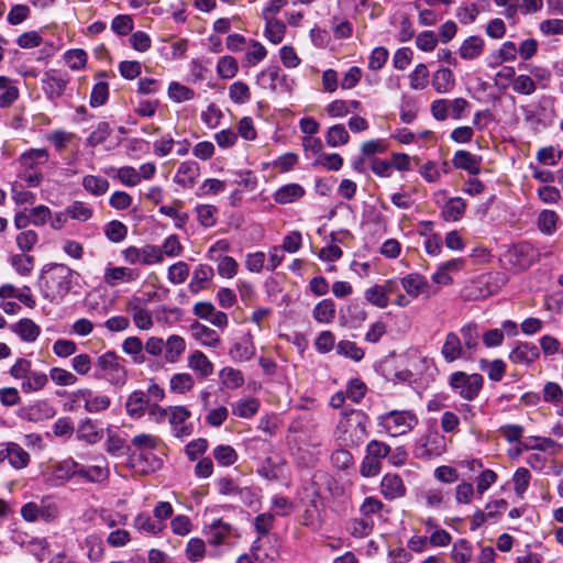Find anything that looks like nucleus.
<instances>
[{
	"label": "nucleus",
	"mask_w": 563,
	"mask_h": 563,
	"mask_svg": "<svg viewBox=\"0 0 563 563\" xmlns=\"http://www.w3.org/2000/svg\"><path fill=\"white\" fill-rule=\"evenodd\" d=\"M140 273L137 269L126 266H114L108 264L103 272V282L107 286L114 288L122 284H131L139 279Z\"/></svg>",
	"instance_id": "obj_16"
},
{
	"label": "nucleus",
	"mask_w": 563,
	"mask_h": 563,
	"mask_svg": "<svg viewBox=\"0 0 563 563\" xmlns=\"http://www.w3.org/2000/svg\"><path fill=\"white\" fill-rule=\"evenodd\" d=\"M255 352L253 335L247 332L232 344L229 350V356L233 362L244 363L251 361Z\"/></svg>",
	"instance_id": "obj_23"
},
{
	"label": "nucleus",
	"mask_w": 563,
	"mask_h": 563,
	"mask_svg": "<svg viewBox=\"0 0 563 563\" xmlns=\"http://www.w3.org/2000/svg\"><path fill=\"white\" fill-rule=\"evenodd\" d=\"M216 69L221 79H232L239 71V63L233 56L224 55L218 59Z\"/></svg>",
	"instance_id": "obj_59"
},
{
	"label": "nucleus",
	"mask_w": 563,
	"mask_h": 563,
	"mask_svg": "<svg viewBox=\"0 0 563 563\" xmlns=\"http://www.w3.org/2000/svg\"><path fill=\"white\" fill-rule=\"evenodd\" d=\"M187 366L201 378L211 376L214 371L213 363L199 350H195L188 355Z\"/></svg>",
	"instance_id": "obj_28"
},
{
	"label": "nucleus",
	"mask_w": 563,
	"mask_h": 563,
	"mask_svg": "<svg viewBox=\"0 0 563 563\" xmlns=\"http://www.w3.org/2000/svg\"><path fill=\"white\" fill-rule=\"evenodd\" d=\"M82 478L92 483H100L108 478L109 468L107 462L103 464L84 466L78 463V473Z\"/></svg>",
	"instance_id": "obj_47"
},
{
	"label": "nucleus",
	"mask_w": 563,
	"mask_h": 563,
	"mask_svg": "<svg viewBox=\"0 0 563 563\" xmlns=\"http://www.w3.org/2000/svg\"><path fill=\"white\" fill-rule=\"evenodd\" d=\"M265 23V38L274 45L282 43L286 33V24L277 19H267Z\"/></svg>",
	"instance_id": "obj_50"
},
{
	"label": "nucleus",
	"mask_w": 563,
	"mask_h": 563,
	"mask_svg": "<svg viewBox=\"0 0 563 563\" xmlns=\"http://www.w3.org/2000/svg\"><path fill=\"white\" fill-rule=\"evenodd\" d=\"M125 312L130 316L134 327L140 331H151L154 328V313L148 307V300L132 295L124 305Z\"/></svg>",
	"instance_id": "obj_9"
},
{
	"label": "nucleus",
	"mask_w": 563,
	"mask_h": 563,
	"mask_svg": "<svg viewBox=\"0 0 563 563\" xmlns=\"http://www.w3.org/2000/svg\"><path fill=\"white\" fill-rule=\"evenodd\" d=\"M232 527L230 523L221 519L214 520L207 531L208 542L212 545H220L232 534Z\"/></svg>",
	"instance_id": "obj_43"
},
{
	"label": "nucleus",
	"mask_w": 563,
	"mask_h": 563,
	"mask_svg": "<svg viewBox=\"0 0 563 563\" xmlns=\"http://www.w3.org/2000/svg\"><path fill=\"white\" fill-rule=\"evenodd\" d=\"M441 354L448 363L468 357L466 350L463 347L461 338L455 332H449L445 335Z\"/></svg>",
	"instance_id": "obj_26"
},
{
	"label": "nucleus",
	"mask_w": 563,
	"mask_h": 563,
	"mask_svg": "<svg viewBox=\"0 0 563 563\" xmlns=\"http://www.w3.org/2000/svg\"><path fill=\"white\" fill-rule=\"evenodd\" d=\"M478 367L481 371L485 372L493 382H500L506 374V363L500 358L493 361L481 358Z\"/></svg>",
	"instance_id": "obj_48"
},
{
	"label": "nucleus",
	"mask_w": 563,
	"mask_h": 563,
	"mask_svg": "<svg viewBox=\"0 0 563 563\" xmlns=\"http://www.w3.org/2000/svg\"><path fill=\"white\" fill-rule=\"evenodd\" d=\"M87 556L91 562H100L104 558L106 548L102 539L97 534H89L85 539Z\"/></svg>",
	"instance_id": "obj_55"
},
{
	"label": "nucleus",
	"mask_w": 563,
	"mask_h": 563,
	"mask_svg": "<svg viewBox=\"0 0 563 563\" xmlns=\"http://www.w3.org/2000/svg\"><path fill=\"white\" fill-rule=\"evenodd\" d=\"M68 76L59 70L51 69L42 77V88L49 100H56L64 95L68 84Z\"/></svg>",
	"instance_id": "obj_17"
},
{
	"label": "nucleus",
	"mask_w": 563,
	"mask_h": 563,
	"mask_svg": "<svg viewBox=\"0 0 563 563\" xmlns=\"http://www.w3.org/2000/svg\"><path fill=\"white\" fill-rule=\"evenodd\" d=\"M11 330L25 342H34L41 334V328L29 318H23L12 324Z\"/></svg>",
	"instance_id": "obj_42"
},
{
	"label": "nucleus",
	"mask_w": 563,
	"mask_h": 563,
	"mask_svg": "<svg viewBox=\"0 0 563 563\" xmlns=\"http://www.w3.org/2000/svg\"><path fill=\"white\" fill-rule=\"evenodd\" d=\"M400 285L406 295L412 299H417L420 296L429 298L432 295L429 282L419 273H410L404 276L400 279Z\"/></svg>",
	"instance_id": "obj_20"
},
{
	"label": "nucleus",
	"mask_w": 563,
	"mask_h": 563,
	"mask_svg": "<svg viewBox=\"0 0 563 563\" xmlns=\"http://www.w3.org/2000/svg\"><path fill=\"white\" fill-rule=\"evenodd\" d=\"M419 498L430 509H440L446 501V494L440 487H431L420 493Z\"/></svg>",
	"instance_id": "obj_49"
},
{
	"label": "nucleus",
	"mask_w": 563,
	"mask_h": 563,
	"mask_svg": "<svg viewBox=\"0 0 563 563\" xmlns=\"http://www.w3.org/2000/svg\"><path fill=\"white\" fill-rule=\"evenodd\" d=\"M407 488L402 478L393 473H387L380 482V493L387 500L401 498L406 495Z\"/></svg>",
	"instance_id": "obj_25"
},
{
	"label": "nucleus",
	"mask_w": 563,
	"mask_h": 563,
	"mask_svg": "<svg viewBox=\"0 0 563 563\" xmlns=\"http://www.w3.org/2000/svg\"><path fill=\"white\" fill-rule=\"evenodd\" d=\"M47 384L48 376L45 373L32 369L21 382L20 387L24 394H33L44 389Z\"/></svg>",
	"instance_id": "obj_45"
},
{
	"label": "nucleus",
	"mask_w": 563,
	"mask_h": 563,
	"mask_svg": "<svg viewBox=\"0 0 563 563\" xmlns=\"http://www.w3.org/2000/svg\"><path fill=\"white\" fill-rule=\"evenodd\" d=\"M56 415L54 406L48 400H37L19 409L18 417L29 422H42Z\"/></svg>",
	"instance_id": "obj_15"
},
{
	"label": "nucleus",
	"mask_w": 563,
	"mask_h": 563,
	"mask_svg": "<svg viewBox=\"0 0 563 563\" xmlns=\"http://www.w3.org/2000/svg\"><path fill=\"white\" fill-rule=\"evenodd\" d=\"M123 353L133 357V362L142 364L145 362V357L142 353L144 346L143 342L139 336H128L121 344Z\"/></svg>",
	"instance_id": "obj_52"
},
{
	"label": "nucleus",
	"mask_w": 563,
	"mask_h": 563,
	"mask_svg": "<svg viewBox=\"0 0 563 563\" xmlns=\"http://www.w3.org/2000/svg\"><path fill=\"white\" fill-rule=\"evenodd\" d=\"M429 82V70L426 64L416 65L415 69L409 75V85L413 90H423Z\"/></svg>",
	"instance_id": "obj_64"
},
{
	"label": "nucleus",
	"mask_w": 563,
	"mask_h": 563,
	"mask_svg": "<svg viewBox=\"0 0 563 563\" xmlns=\"http://www.w3.org/2000/svg\"><path fill=\"white\" fill-rule=\"evenodd\" d=\"M48 158L49 154L47 150L30 148L19 156L18 163L21 168L37 169V167L45 164Z\"/></svg>",
	"instance_id": "obj_35"
},
{
	"label": "nucleus",
	"mask_w": 563,
	"mask_h": 563,
	"mask_svg": "<svg viewBox=\"0 0 563 563\" xmlns=\"http://www.w3.org/2000/svg\"><path fill=\"white\" fill-rule=\"evenodd\" d=\"M517 58V45L511 41L504 42L500 47L493 52L487 58V65L490 68L514 62Z\"/></svg>",
	"instance_id": "obj_34"
},
{
	"label": "nucleus",
	"mask_w": 563,
	"mask_h": 563,
	"mask_svg": "<svg viewBox=\"0 0 563 563\" xmlns=\"http://www.w3.org/2000/svg\"><path fill=\"white\" fill-rule=\"evenodd\" d=\"M194 314L202 320L210 322L212 325L225 329L229 324L228 314L217 310L214 305L209 301H199L194 305Z\"/></svg>",
	"instance_id": "obj_21"
},
{
	"label": "nucleus",
	"mask_w": 563,
	"mask_h": 563,
	"mask_svg": "<svg viewBox=\"0 0 563 563\" xmlns=\"http://www.w3.org/2000/svg\"><path fill=\"white\" fill-rule=\"evenodd\" d=\"M8 462L14 470H23L31 462L30 454L18 443L7 442L0 450V464Z\"/></svg>",
	"instance_id": "obj_19"
},
{
	"label": "nucleus",
	"mask_w": 563,
	"mask_h": 563,
	"mask_svg": "<svg viewBox=\"0 0 563 563\" xmlns=\"http://www.w3.org/2000/svg\"><path fill=\"white\" fill-rule=\"evenodd\" d=\"M21 516L27 522L42 520L53 522L59 516V507L52 497H43L40 501H30L22 506Z\"/></svg>",
	"instance_id": "obj_8"
},
{
	"label": "nucleus",
	"mask_w": 563,
	"mask_h": 563,
	"mask_svg": "<svg viewBox=\"0 0 563 563\" xmlns=\"http://www.w3.org/2000/svg\"><path fill=\"white\" fill-rule=\"evenodd\" d=\"M431 84L438 93L444 95L454 89L455 78L449 68H440L433 73Z\"/></svg>",
	"instance_id": "obj_41"
},
{
	"label": "nucleus",
	"mask_w": 563,
	"mask_h": 563,
	"mask_svg": "<svg viewBox=\"0 0 563 563\" xmlns=\"http://www.w3.org/2000/svg\"><path fill=\"white\" fill-rule=\"evenodd\" d=\"M199 174L200 168L196 162H183L174 175V183L183 188H191L196 184Z\"/></svg>",
	"instance_id": "obj_27"
},
{
	"label": "nucleus",
	"mask_w": 563,
	"mask_h": 563,
	"mask_svg": "<svg viewBox=\"0 0 563 563\" xmlns=\"http://www.w3.org/2000/svg\"><path fill=\"white\" fill-rule=\"evenodd\" d=\"M368 417L361 410L345 413L338 424L340 440L346 446H358L367 438Z\"/></svg>",
	"instance_id": "obj_2"
},
{
	"label": "nucleus",
	"mask_w": 563,
	"mask_h": 563,
	"mask_svg": "<svg viewBox=\"0 0 563 563\" xmlns=\"http://www.w3.org/2000/svg\"><path fill=\"white\" fill-rule=\"evenodd\" d=\"M220 390H235L244 385L243 373L232 366H225L218 373Z\"/></svg>",
	"instance_id": "obj_32"
},
{
	"label": "nucleus",
	"mask_w": 563,
	"mask_h": 563,
	"mask_svg": "<svg viewBox=\"0 0 563 563\" xmlns=\"http://www.w3.org/2000/svg\"><path fill=\"white\" fill-rule=\"evenodd\" d=\"M195 386V378L189 373H176L169 379L172 393L184 395L189 393Z\"/></svg>",
	"instance_id": "obj_51"
},
{
	"label": "nucleus",
	"mask_w": 563,
	"mask_h": 563,
	"mask_svg": "<svg viewBox=\"0 0 563 563\" xmlns=\"http://www.w3.org/2000/svg\"><path fill=\"white\" fill-rule=\"evenodd\" d=\"M164 342V360L170 364L177 363L186 351L185 339L178 334H172Z\"/></svg>",
	"instance_id": "obj_36"
},
{
	"label": "nucleus",
	"mask_w": 563,
	"mask_h": 563,
	"mask_svg": "<svg viewBox=\"0 0 563 563\" xmlns=\"http://www.w3.org/2000/svg\"><path fill=\"white\" fill-rule=\"evenodd\" d=\"M70 399L77 407H84L89 413H99L106 411L110 405L109 396L95 391L90 388H79L71 393Z\"/></svg>",
	"instance_id": "obj_11"
},
{
	"label": "nucleus",
	"mask_w": 563,
	"mask_h": 563,
	"mask_svg": "<svg viewBox=\"0 0 563 563\" xmlns=\"http://www.w3.org/2000/svg\"><path fill=\"white\" fill-rule=\"evenodd\" d=\"M81 184L87 192L96 197L104 195L109 189L108 179L97 175H86Z\"/></svg>",
	"instance_id": "obj_53"
},
{
	"label": "nucleus",
	"mask_w": 563,
	"mask_h": 563,
	"mask_svg": "<svg viewBox=\"0 0 563 563\" xmlns=\"http://www.w3.org/2000/svg\"><path fill=\"white\" fill-rule=\"evenodd\" d=\"M213 276L214 271L210 265L199 264L192 273V278L189 283V290L192 294H198L207 287Z\"/></svg>",
	"instance_id": "obj_40"
},
{
	"label": "nucleus",
	"mask_w": 563,
	"mask_h": 563,
	"mask_svg": "<svg viewBox=\"0 0 563 563\" xmlns=\"http://www.w3.org/2000/svg\"><path fill=\"white\" fill-rule=\"evenodd\" d=\"M103 429L97 421L90 418L80 420L76 429L77 440L85 442L88 445L99 443L103 439Z\"/></svg>",
	"instance_id": "obj_24"
},
{
	"label": "nucleus",
	"mask_w": 563,
	"mask_h": 563,
	"mask_svg": "<svg viewBox=\"0 0 563 563\" xmlns=\"http://www.w3.org/2000/svg\"><path fill=\"white\" fill-rule=\"evenodd\" d=\"M169 423L174 427L177 437L188 435L189 432L183 423L190 417V411L185 406L168 408Z\"/></svg>",
	"instance_id": "obj_46"
},
{
	"label": "nucleus",
	"mask_w": 563,
	"mask_h": 563,
	"mask_svg": "<svg viewBox=\"0 0 563 563\" xmlns=\"http://www.w3.org/2000/svg\"><path fill=\"white\" fill-rule=\"evenodd\" d=\"M155 451H143L131 454V464L142 473L154 472L162 465V460L155 454Z\"/></svg>",
	"instance_id": "obj_33"
},
{
	"label": "nucleus",
	"mask_w": 563,
	"mask_h": 563,
	"mask_svg": "<svg viewBox=\"0 0 563 563\" xmlns=\"http://www.w3.org/2000/svg\"><path fill=\"white\" fill-rule=\"evenodd\" d=\"M485 48V41L478 35H471L463 40L457 54L464 60H474L482 56Z\"/></svg>",
	"instance_id": "obj_31"
},
{
	"label": "nucleus",
	"mask_w": 563,
	"mask_h": 563,
	"mask_svg": "<svg viewBox=\"0 0 563 563\" xmlns=\"http://www.w3.org/2000/svg\"><path fill=\"white\" fill-rule=\"evenodd\" d=\"M468 109L470 102L462 97L452 100L437 99L430 104L431 114L437 121H445L449 118L460 120Z\"/></svg>",
	"instance_id": "obj_12"
},
{
	"label": "nucleus",
	"mask_w": 563,
	"mask_h": 563,
	"mask_svg": "<svg viewBox=\"0 0 563 563\" xmlns=\"http://www.w3.org/2000/svg\"><path fill=\"white\" fill-rule=\"evenodd\" d=\"M559 214L553 210H542L537 219L538 229L545 235H552L558 228Z\"/></svg>",
	"instance_id": "obj_57"
},
{
	"label": "nucleus",
	"mask_w": 563,
	"mask_h": 563,
	"mask_svg": "<svg viewBox=\"0 0 563 563\" xmlns=\"http://www.w3.org/2000/svg\"><path fill=\"white\" fill-rule=\"evenodd\" d=\"M540 356L539 347L530 342H518L509 352V360L514 364L530 366Z\"/></svg>",
	"instance_id": "obj_22"
},
{
	"label": "nucleus",
	"mask_w": 563,
	"mask_h": 563,
	"mask_svg": "<svg viewBox=\"0 0 563 563\" xmlns=\"http://www.w3.org/2000/svg\"><path fill=\"white\" fill-rule=\"evenodd\" d=\"M260 408V401L256 398H243L232 406V413L236 417L249 419L253 417Z\"/></svg>",
	"instance_id": "obj_56"
},
{
	"label": "nucleus",
	"mask_w": 563,
	"mask_h": 563,
	"mask_svg": "<svg viewBox=\"0 0 563 563\" xmlns=\"http://www.w3.org/2000/svg\"><path fill=\"white\" fill-rule=\"evenodd\" d=\"M509 282L504 272H490L478 276L465 288L467 300L485 299L499 292Z\"/></svg>",
	"instance_id": "obj_4"
},
{
	"label": "nucleus",
	"mask_w": 563,
	"mask_h": 563,
	"mask_svg": "<svg viewBox=\"0 0 563 563\" xmlns=\"http://www.w3.org/2000/svg\"><path fill=\"white\" fill-rule=\"evenodd\" d=\"M250 87L242 80L234 81L229 87V98L235 104H245L251 100Z\"/></svg>",
	"instance_id": "obj_62"
},
{
	"label": "nucleus",
	"mask_w": 563,
	"mask_h": 563,
	"mask_svg": "<svg viewBox=\"0 0 563 563\" xmlns=\"http://www.w3.org/2000/svg\"><path fill=\"white\" fill-rule=\"evenodd\" d=\"M197 220L203 228H212L218 220V209L213 205L201 203L195 208Z\"/></svg>",
	"instance_id": "obj_58"
},
{
	"label": "nucleus",
	"mask_w": 563,
	"mask_h": 563,
	"mask_svg": "<svg viewBox=\"0 0 563 563\" xmlns=\"http://www.w3.org/2000/svg\"><path fill=\"white\" fill-rule=\"evenodd\" d=\"M78 473V463L69 457L63 461H49L42 468L45 483L51 486H62Z\"/></svg>",
	"instance_id": "obj_7"
},
{
	"label": "nucleus",
	"mask_w": 563,
	"mask_h": 563,
	"mask_svg": "<svg viewBox=\"0 0 563 563\" xmlns=\"http://www.w3.org/2000/svg\"><path fill=\"white\" fill-rule=\"evenodd\" d=\"M101 376L114 386H123L126 382V371L120 363V356L113 351H107L97 358Z\"/></svg>",
	"instance_id": "obj_10"
},
{
	"label": "nucleus",
	"mask_w": 563,
	"mask_h": 563,
	"mask_svg": "<svg viewBox=\"0 0 563 563\" xmlns=\"http://www.w3.org/2000/svg\"><path fill=\"white\" fill-rule=\"evenodd\" d=\"M267 56V49L265 46L255 40L250 41V47L245 53L243 63L245 66H256L258 63L264 60Z\"/></svg>",
	"instance_id": "obj_61"
},
{
	"label": "nucleus",
	"mask_w": 563,
	"mask_h": 563,
	"mask_svg": "<svg viewBox=\"0 0 563 563\" xmlns=\"http://www.w3.org/2000/svg\"><path fill=\"white\" fill-rule=\"evenodd\" d=\"M377 426L390 437H400L418 424V417L410 410H391L377 416Z\"/></svg>",
	"instance_id": "obj_5"
},
{
	"label": "nucleus",
	"mask_w": 563,
	"mask_h": 563,
	"mask_svg": "<svg viewBox=\"0 0 563 563\" xmlns=\"http://www.w3.org/2000/svg\"><path fill=\"white\" fill-rule=\"evenodd\" d=\"M19 98V88L13 79L0 76V108L11 107Z\"/></svg>",
	"instance_id": "obj_44"
},
{
	"label": "nucleus",
	"mask_w": 563,
	"mask_h": 563,
	"mask_svg": "<svg viewBox=\"0 0 563 563\" xmlns=\"http://www.w3.org/2000/svg\"><path fill=\"white\" fill-rule=\"evenodd\" d=\"M434 201L441 207V216L445 221L456 222L464 216L466 203L461 197H448V191L440 189L433 195Z\"/></svg>",
	"instance_id": "obj_13"
},
{
	"label": "nucleus",
	"mask_w": 563,
	"mask_h": 563,
	"mask_svg": "<svg viewBox=\"0 0 563 563\" xmlns=\"http://www.w3.org/2000/svg\"><path fill=\"white\" fill-rule=\"evenodd\" d=\"M148 405L146 394L142 390H135L128 397L125 410L131 418L139 419L146 413Z\"/></svg>",
	"instance_id": "obj_37"
},
{
	"label": "nucleus",
	"mask_w": 563,
	"mask_h": 563,
	"mask_svg": "<svg viewBox=\"0 0 563 563\" xmlns=\"http://www.w3.org/2000/svg\"><path fill=\"white\" fill-rule=\"evenodd\" d=\"M396 286L393 280H385L383 284H374L364 290V299L378 309L389 306V295L395 292Z\"/></svg>",
	"instance_id": "obj_18"
},
{
	"label": "nucleus",
	"mask_w": 563,
	"mask_h": 563,
	"mask_svg": "<svg viewBox=\"0 0 563 563\" xmlns=\"http://www.w3.org/2000/svg\"><path fill=\"white\" fill-rule=\"evenodd\" d=\"M190 332L195 340L203 346L216 349L221 343L219 334L213 329L198 321L190 324Z\"/></svg>",
	"instance_id": "obj_30"
},
{
	"label": "nucleus",
	"mask_w": 563,
	"mask_h": 563,
	"mask_svg": "<svg viewBox=\"0 0 563 563\" xmlns=\"http://www.w3.org/2000/svg\"><path fill=\"white\" fill-rule=\"evenodd\" d=\"M462 344L466 351H475L479 344V332L475 323H466L461 328Z\"/></svg>",
	"instance_id": "obj_63"
},
{
	"label": "nucleus",
	"mask_w": 563,
	"mask_h": 563,
	"mask_svg": "<svg viewBox=\"0 0 563 563\" xmlns=\"http://www.w3.org/2000/svg\"><path fill=\"white\" fill-rule=\"evenodd\" d=\"M313 318L319 323H330L335 317V305L331 299H323L313 308Z\"/></svg>",
	"instance_id": "obj_60"
},
{
	"label": "nucleus",
	"mask_w": 563,
	"mask_h": 563,
	"mask_svg": "<svg viewBox=\"0 0 563 563\" xmlns=\"http://www.w3.org/2000/svg\"><path fill=\"white\" fill-rule=\"evenodd\" d=\"M73 277L74 272L64 264L46 265L38 280L42 296L49 302L59 303L71 289Z\"/></svg>",
	"instance_id": "obj_1"
},
{
	"label": "nucleus",
	"mask_w": 563,
	"mask_h": 563,
	"mask_svg": "<svg viewBox=\"0 0 563 563\" xmlns=\"http://www.w3.org/2000/svg\"><path fill=\"white\" fill-rule=\"evenodd\" d=\"M162 444L163 441L159 437L152 433L142 432L135 434L132 438L130 450L133 451V453L143 451H158Z\"/></svg>",
	"instance_id": "obj_39"
},
{
	"label": "nucleus",
	"mask_w": 563,
	"mask_h": 563,
	"mask_svg": "<svg viewBox=\"0 0 563 563\" xmlns=\"http://www.w3.org/2000/svg\"><path fill=\"white\" fill-rule=\"evenodd\" d=\"M168 98L176 103L190 101L195 98V91L180 84L179 81H170L167 88Z\"/></svg>",
	"instance_id": "obj_54"
},
{
	"label": "nucleus",
	"mask_w": 563,
	"mask_h": 563,
	"mask_svg": "<svg viewBox=\"0 0 563 563\" xmlns=\"http://www.w3.org/2000/svg\"><path fill=\"white\" fill-rule=\"evenodd\" d=\"M539 260L538 251L529 243L522 242L510 246L500 257L504 269L520 274Z\"/></svg>",
	"instance_id": "obj_3"
},
{
	"label": "nucleus",
	"mask_w": 563,
	"mask_h": 563,
	"mask_svg": "<svg viewBox=\"0 0 563 563\" xmlns=\"http://www.w3.org/2000/svg\"><path fill=\"white\" fill-rule=\"evenodd\" d=\"M122 257L131 265H155L163 263L158 245L147 244L143 247L129 246L122 251Z\"/></svg>",
	"instance_id": "obj_14"
},
{
	"label": "nucleus",
	"mask_w": 563,
	"mask_h": 563,
	"mask_svg": "<svg viewBox=\"0 0 563 563\" xmlns=\"http://www.w3.org/2000/svg\"><path fill=\"white\" fill-rule=\"evenodd\" d=\"M305 192V188L301 185L291 183L279 187L274 192L273 198L279 205H288L302 198Z\"/></svg>",
	"instance_id": "obj_38"
},
{
	"label": "nucleus",
	"mask_w": 563,
	"mask_h": 563,
	"mask_svg": "<svg viewBox=\"0 0 563 563\" xmlns=\"http://www.w3.org/2000/svg\"><path fill=\"white\" fill-rule=\"evenodd\" d=\"M482 157L474 155L465 150H459L454 153L452 164L457 169H463L471 175H478L481 172Z\"/></svg>",
	"instance_id": "obj_29"
},
{
	"label": "nucleus",
	"mask_w": 563,
	"mask_h": 563,
	"mask_svg": "<svg viewBox=\"0 0 563 563\" xmlns=\"http://www.w3.org/2000/svg\"><path fill=\"white\" fill-rule=\"evenodd\" d=\"M484 385L483 376L479 374H467L462 371L454 372L449 377V386L462 399L472 401L481 393Z\"/></svg>",
	"instance_id": "obj_6"
}]
</instances>
